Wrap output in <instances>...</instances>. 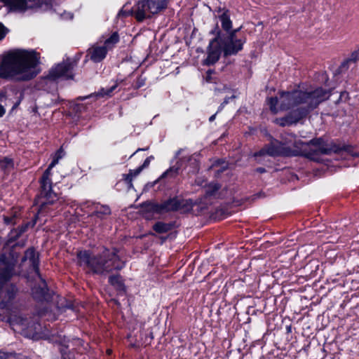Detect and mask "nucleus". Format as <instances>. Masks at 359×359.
<instances>
[{"label":"nucleus","mask_w":359,"mask_h":359,"mask_svg":"<svg viewBox=\"0 0 359 359\" xmlns=\"http://www.w3.org/2000/svg\"><path fill=\"white\" fill-rule=\"evenodd\" d=\"M277 97L267 98L266 102L273 114L279 111H289L285 116L276 118L280 126H292L306 118L320 104L327 100L331 91L322 87L302 90L298 86L290 90H280Z\"/></svg>","instance_id":"obj_1"},{"label":"nucleus","mask_w":359,"mask_h":359,"mask_svg":"<svg viewBox=\"0 0 359 359\" xmlns=\"http://www.w3.org/2000/svg\"><path fill=\"white\" fill-rule=\"evenodd\" d=\"M40 55L34 50L14 49L7 52L0 62V79L27 82L41 72Z\"/></svg>","instance_id":"obj_2"},{"label":"nucleus","mask_w":359,"mask_h":359,"mask_svg":"<svg viewBox=\"0 0 359 359\" xmlns=\"http://www.w3.org/2000/svg\"><path fill=\"white\" fill-rule=\"evenodd\" d=\"M118 252L116 248H106L97 255L89 250H79L76 252L77 265L88 273L105 276L125 267V262L120 258Z\"/></svg>","instance_id":"obj_3"},{"label":"nucleus","mask_w":359,"mask_h":359,"mask_svg":"<svg viewBox=\"0 0 359 359\" xmlns=\"http://www.w3.org/2000/svg\"><path fill=\"white\" fill-rule=\"evenodd\" d=\"M19 254L13 250L0 255V309H8L18 292L17 286L10 282L15 275Z\"/></svg>","instance_id":"obj_4"},{"label":"nucleus","mask_w":359,"mask_h":359,"mask_svg":"<svg viewBox=\"0 0 359 359\" xmlns=\"http://www.w3.org/2000/svg\"><path fill=\"white\" fill-rule=\"evenodd\" d=\"M305 144L301 142H294L293 148L288 144L287 137H283V141L272 140L271 142L266 144L259 151L253 154L255 158L269 155L271 156H297V155L304 154L303 147Z\"/></svg>","instance_id":"obj_5"},{"label":"nucleus","mask_w":359,"mask_h":359,"mask_svg":"<svg viewBox=\"0 0 359 359\" xmlns=\"http://www.w3.org/2000/svg\"><path fill=\"white\" fill-rule=\"evenodd\" d=\"M29 261L30 266L36 275L41 280V284L32 288V295L37 302H49L52 299V293L50 292L46 280L41 277L39 271V257L38 253L32 248L27 249L22 258V263Z\"/></svg>","instance_id":"obj_6"},{"label":"nucleus","mask_w":359,"mask_h":359,"mask_svg":"<svg viewBox=\"0 0 359 359\" xmlns=\"http://www.w3.org/2000/svg\"><path fill=\"white\" fill-rule=\"evenodd\" d=\"M65 156V151L60 147L55 152L51 163L48 166L47 169L43 172L41 177L39 180L40 184V194L39 199H44L42 207L45 204H53L58 199L57 194L53 191V182L51 179L52 169L58 163L59 160Z\"/></svg>","instance_id":"obj_7"},{"label":"nucleus","mask_w":359,"mask_h":359,"mask_svg":"<svg viewBox=\"0 0 359 359\" xmlns=\"http://www.w3.org/2000/svg\"><path fill=\"white\" fill-rule=\"evenodd\" d=\"M288 144L293 148V143L301 142L305 144L303 149L305 151L304 154H299V156H304L311 159H313V153L309 151L310 145L315 146L317 149L316 151L318 153L323 154H330L332 153H339L342 150L341 148L335 144H326L322 138H314L310 140L309 142H303L300 140H297L295 135L292 134L287 135Z\"/></svg>","instance_id":"obj_8"},{"label":"nucleus","mask_w":359,"mask_h":359,"mask_svg":"<svg viewBox=\"0 0 359 359\" xmlns=\"http://www.w3.org/2000/svg\"><path fill=\"white\" fill-rule=\"evenodd\" d=\"M167 7L166 0H141L139 1L135 11V17L139 22L158 13Z\"/></svg>","instance_id":"obj_9"},{"label":"nucleus","mask_w":359,"mask_h":359,"mask_svg":"<svg viewBox=\"0 0 359 359\" xmlns=\"http://www.w3.org/2000/svg\"><path fill=\"white\" fill-rule=\"evenodd\" d=\"M76 66V62L70 58L57 64L53 67L47 76L50 80L55 81L58 79H72L74 78L73 70Z\"/></svg>","instance_id":"obj_10"},{"label":"nucleus","mask_w":359,"mask_h":359,"mask_svg":"<svg viewBox=\"0 0 359 359\" xmlns=\"http://www.w3.org/2000/svg\"><path fill=\"white\" fill-rule=\"evenodd\" d=\"M212 34H216V36L212 39L209 43L207 48V57L203 61L205 65H212L215 64L219 59L222 48L219 43V39L221 34V31L217 25L215 29L210 32Z\"/></svg>","instance_id":"obj_11"},{"label":"nucleus","mask_w":359,"mask_h":359,"mask_svg":"<svg viewBox=\"0 0 359 359\" xmlns=\"http://www.w3.org/2000/svg\"><path fill=\"white\" fill-rule=\"evenodd\" d=\"M43 201L44 199H39V196L35 199L34 203L36 205H39V208L37 213L34 215L30 222H27L18 226L17 229H13L10 231L8 235V245H11L12 243L18 240L20 236L28 229L29 226L34 227L35 226L39 218V215L42 213L47 205L45 204L42 208Z\"/></svg>","instance_id":"obj_12"},{"label":"nucleus","mask_w":359,"mask_h":359,"mask_svg":"<svg viewBox=\"0 0 359 359\" xmlns=\"http://www.w3.org/2000/svg\"><path fill=\"white\" fill-rule=\"evenodd\" d=\"M183 151L182 149H180L175 155V158L178 159L175 164L171 167H170L168 170H166L159 177V179H163L166 177H174L179 174V171L182 168H184L187 165V163H189L191 159L192 156L191 155L183 156L180 157L181 153Z\"/></svg>","instance_id":"obj_13"},{"label":"nucleus","mask_w":359,"mask_h":359,"mask_svg":"<svg viewBox=\"0 0 359 359\" xmlns=\"http://www.w3.org/2000/svg\"><path fill=\"white\" fill-rule=\"evenodd\" d=\"M246 43V38L230 39L225 38L222 42V51L224 56L235 55L243 48V45Z\"/></svg>","instance_id":"obj_14"},{"label":"nucleus","mask_w":359,"mask_h":359,"mask_svg":"<svg viewBox=\"0 0 359 359\" xmlns=\"http://www.w3.org/2000/svg\"><path fill=\"white\" fill-rule=\"evenodd\" d=\"M177 196L170 198L161 203L154 205V210L158 213L177 211Z\"/></svg>","instance_id":"obj_15"},{"label":"nucleus","mask_w":359,"mask_h":359,"mask_svg":"<svg viewBox=\"0 0 359 359\" xmlns=\"http://www.w3.org/2000/svg\"><path fill=\"white\" fill-rule=\"evenodd\" d=\"M8 7L10 11L14 12H25L29 8H32V4H29L27 0H0Z\"/></svg>","instance_id":"obj_16"},{"label":"nucleus","mask_w":359,"mask_h":359,"mask_svg":"<svg viewBox=\"0 0 359 359\" xmlns=\"http://www.w3.org/2000/svg\"><path fill=\"white\" fill-rule=\"evenodd\" d=\"M217 11L219 13L218 18L221 22L222 29L226 32H229L233 27L230 11L226 8H219Z\"/></svg>","instance_id":"obj_17"},{"label":"nucleus","mask_w":359,"mask_h":359,"mask_svg":"<svg viewBox=\"0 0 359 359\" xmlns=\"http://www.w3.org/2000/svg\"><path fill=\"white\" fill-rule=\"evenodd\" d=\"M109 50L104 46H95L88 50V55L90 60L94 62H100L104 60Z\"/></svg>","instance_id":"obj_18"},{"label":"nucleus","mask_w":359,"mask_h":359,"mask_svg":"<svg viewBox=\"0 0 359 359\" xmlns=\"http://www.w3.org/2000/svg\"><path fill=\"white\" fill-rule=\"evenodd\" d=\"M108 282L119 293L126 292V285L121 275L116 274L110 276L109 277Z\"/></svg>","instance_id":"obj_19"},{"label":"nucleus","mask_w":359,"mask_h":359,"mask_svg":"<svg viewBox=\"0 0 359 359\" xmlns=\"http://www.w3.org/2000/svg\"><path fill=\"white\" fill-rule=\"evenodd\" d=\"M197 204L196 201H193L192 199H184L177 198V211H180L183 213H187L190 212L194 205Z\"/></svg>","instance_id":"obj_20"},{"label":"nucleus","mask_w":359,"mask_h":359,"mask_svg":"<svg viewBox=\"0 0 359 359\" xmlns=\"http://www.w3.org/2000/svg\"><path fill=\"white\" fill-rule=\"evenodd\" d=\"M8 323L11 327L20 325L24 328L27 327L29 325V322L27 318L24 317L22 315H11L8 318Z\"/></svg>","instance_id":"obj_21"},{"label":"nucleus","mask_w":359,"mask_h":359,"mask_svg":"<svg viewBox=\"0 0 359 359\" xmlns=\"http://www.w3.org/2000/svg\"><path fill=\"white\" fill-rule=\"evenodd\" d=\"M174 228V224L172 222L165 223L157 222L153 226V229L158 233H164L171 231Z\"/></svg>","instance_id":"obj_22"},{"label":"nucleus","mask_w":359,"mask_h":359,"mask_svg":"<svg viewBox=\"0 0 359 359\" xmlns=\"http://www.w3.org/2000/svg\"><path fill=\"white\" fill-rule=\"evenodd\" d=\"M111 214V209L107 205H97L95 211L92 213L91 217L104 219L106 216Z\"/></svg>","instance_id":"obj_23"},{"label":"nucleus","mask_w":359,"mask_h":359,"mask_svg":"<svg viewBox=\"0 0 359 359\" xmlns=\"http://www.w3.org/2000/svg\"><path fill=\"white\" fill-rule=\"evenodd\" d=\"M68 341L64 339L58 343V350L61 354V359H74L72 358L69 352L68 351Z\"/></svg>","instance_id":"obj_24"},{"label":"nucleus","mask_w":359,"mask_h":359,"mask_svg":"<svg viewBox=\"0 0 359 359\" xmlns=\"http://www.w3.org/2000/svg\"><path fill=\"white\" fill-rule=\"evenodd\" d=\"M119 41V35L117 32H113L109 38H107L104 43V46L108 50H111L114 46Z\"/></svg>","instance_id":"obj_25"},{"label":"nucleus","mask_w":359,"mask_h":359,"mask_svg":"<svg viewBox=\"0 0 359 359\" xmlns=\"http://www.w3.org/2000/svg\"><path fill=\"white\" fill-rule=\"evenodd\" d=\"M142 171V170L140 167L135 170L130 169L128 174L123 175V180L127 184L131 186L133 178L137 177Z\"/></svg>","instance_id":"obj_26"},{"label":"nucleus","mask_w":359,"mask_h":359,"mask_svg":"<svg viewBox=\"0 0 359 359\" xmlns=\"http://www.w3.org/2000/svg\"><path fill=\"white\" fill-rule=\"evenodd\" d=\"M14 168V161L13 159L5 156L3 158L0 159V168L4 172L10 171Z\"/></svg>","instance_id":"obj_27"},{"label":"nucleus","mask_w":359,"mask_h":359,"mask_svg":"<svg viewBox=\"0 0 359 359\" xmlns=\"http://www.w3.org/2000/svg\"><path fill=\"white\" fill-rule=\"evenodd\" d=\"M221 186L219 183L212 182L208 185L205 190L206 196H212L219 190Z\"/></svg>","instance_id":"obj_28"},{"label":"nucleus","mask_w":359,"mask_h":359,"mask_svg":"<svg viewBox=\"0 0 359 359\" xmlns=\"http://www.w3.org/2000/svg\"><path fill=\"white\" fill-rule=\"evenodd\" d=\"M11 357H13L15 359H22V355L21 354L0 350V359H9Z\"/></svg>","instance_id":"obj_29"},{"label":"nucleus","mask_w":359,"mask_h":359,"mask_svg":"<svg viewBox=\"0 0 359 359\" xmlns=\"http://www.w3.org/2000/svg\"><path fill=\"white\" fill-rule=\"evenodd\" d=\"M117 86H118V84L115 83L109 88H102L98 92V95L100 96H102V97H104V96L110 97V96H111L114 90L117 88Z\"/></svg>","instance_id":"obj_30"},{"label":"nucleus","mask_w":359,"mask_h":359,"mask_svg":"<svg viewBox=\"0 0 359 359\" xmlns=\"http://www.w3.org/2000/svg\"><path fill=\"white\" fill-rule=\"evenodd\" d=\"M215 74V70L208 69L203 79L206 83H216V79L212 77V74Z\"/></svg>","instance_id":"obj_31"},{"label":"nucleus","mask_w":359,"mask_h":359,"mask_svg":"<svg viewBox=\"0 0 359 359\" xmlns=\"http://www.w3.org/2000/svg\"><path fill=\"white\" fill-rule=\"evenodd\" d=\"M146 84V78L142 76H140L137 78L135 83L134 88L139 89Z\"/></svg>","instance_id":"obj_32"},{"label":"nucleus","mask_w":359,"mask_h":359,"mask_svg":"<svg viewBox=\"0 0 359 359\" xmlns=\"http://www.w3.org/2000/svg\"><path fill=\"white\" fill-rule=\"evenodd\" d=\"M8 32L9 29L5 27L2 22H0V41L4 39Z\"/></svg>","instance_id":"obj_33"},{"label":"nucleus","mask_w":359,"mask_h":359,"mask_svg":"<svg viewBox=\"0 0 359 359\" xmlns=\"http://www.w3.org/2000/svg\"><path fill=\"white\" fill-rule=\"evenodd\" d=\"M241 29V27L239 28H237V29H231L228 33V36H226V38H230V39H236V33L238 32H239Z\"/></svg>","instance_id":"obj_34"},{"label":"nucleus","mask_w":359,"mask_h":359,"mask_svg":"<svg viewBox=\"0 0 359 359\" xmlns=\"http://www.w3.org/2000/svg\"><path fill=\"white\" fill-rule=\"evenodd\" d=\"M152 158H153V156H150L147 157V158L144 160V163H142V165H140V166H139V167H140V168L143 170V169H144V168H147V167L149 165L150 162H151V160Z\"/></svg>","instance_id":"obj_35"},{"label":"nucleus","mask_w":359,"mask_h":359,"mask_svg":"<svg viewBox=\"0 0 359 359\" xmlns=\"http://www.w3.org/2000/svg\"><path fill=\"white\" fill-rule=\"evenodd\" d=\"M15 218L11 217H4V223L7 225L13 224L14 223Z\"/></svg>","instance_id":"obj_36"},{"label":"nucleus","mask_w":359,"mask_h":359,"mask_svg":"<svg viewBox=\"0 0 359 359\" xmlns=\"http://www.w3.org/2000/svg\"><path fill=\"white\" fill-rule=\"evenodd\" d=\"M356 54H358V53H353L351 55V59L347 60L346 61L342 63V67H344L349 61H355L356 60H358L357 57L355 56Z\"/></svg>","instance_id":"obj_37"},{"label":"nucleus","mask_w":359,"mask_h":359,"mask_svg":"<svg viewBox=\"0 0 359 359\" xmlns=\"http://www.w3.org/2000/svg\"><path fill=\"white\" fill-rule=\"evenodd\" d=\"M223 163H224V162L222 159H217L214 162V163L212 164V166H217Z\"/></svg>","instance_id":"obj_38"},{"label":"nucleus","mask_w":359,"mask_h":359,"mask_svg":"<svg viewBox=\"0 0 359 359\" xmlns=\"http://www.w3.org/2000/svg\"><path fill=\"white\" fill-rule=\"evenodd\" d=\"M6 113V109L4 107L0 104V117H2Z\"/></svg>","instance_id":"obj_39"},{"label":"nucleus","mask_w":359,"mask_h":359,"mask_svg":"<svg viewBox=\"0 0 359 359\" xmlns=\"http://www.w3.org/2000/svg\"><path fill=\"white\" fill-rule=\"evenodd\" d=\"M255 170L259 173H264L266 172V169L262 167L257 168Z\"/></svg>","instance_id":"obj_40"},{"label":"nucleus","mask_w":359,"mask_h":359,"mask_svg":"<svg viewBox=\"0 0 359 359\" xmlns=\"http://www.w3.org/2000/svg\"><path fill=\"white\" fill-rule=\"evenodd\" d=\"M216 115H217V113H215V114L212 115L210 118H209V121L210 122H212L215 118H216Z\"/></svg>","instance_id":"obj_41"},{"label":"nucleus","mask_w":359,"mask_h":359,"mask_svg":"<svg viewBox=\"0 0 359 359\" xmlns=\"http://www.w3.org/2000/svg\"><path fill=\"white\" fill-rule=\"evenodd\" d=\"M228 102H229V97L226 98V99L224 100L223 103L221 104V106H220V107H219V109H222V107L224 104H227Z\"/></svg>","instance_id":"obj_42"},{"label":"nucleus","mask_w":359,"mask_h":359,"mask_svg":"<svg viewBox=\"0 0 359 359\" xmlns=\"http://www.w3.org/2000/svg\"><path fill=\"white\" fill-rule=\"evenodd\" d=\"M226 168H227V166H226H226H224V167H223L221 170H219L218 171V172H223L224 170H226Z\"/></svg>","instance_id":"obj_43"},{"label":"nucleus","mask_w":359,"mask_h":359,"mask_svg":"<svg viewBox=\"0 0 359 359\" xmlns=\"http://www.w3.org/2000/svg\"><path fill=\"white\" fill-rule=\"evenodd\" d=\"M287 332H291V326H287Z\"/></svg>","instance_id":"obj_44"},{"label":"nucleus","mask_w":359,"mask_h":359,"mask_svg":"<svg viewBox=\"0 0 359 359\" xmlns=\"http://www.w3.org/2000/svg\"><path fill=\"white\" fill-rule=\"evenodd\" d=\"M144 150V149H138L131 156H133L135 153L138 152L139 151Z\"/></svg>","instance_id":"obj_45"},{"label":"nucleus","mask_w":359,"mask_h":359,"mask_svg":"<svg viewBox=\"0 0 359 359\" xmlns=\"http://www.w3.org/2000/svg\"><path fill=\"white\" fill-rule=\"evenodd\" d=\"M111 350H107V353H108L109 355V354H111Z\"/></svg>","instance_id":"obj_46"},{"label":"nucleus","mask_w":359,"mask_h":359,"mask_svg":"<svg viewBox=\"0 0 359 359\" xmlns=\"http://www.w3.org/2000/svg\"><path fill=\"white\" fill-rule=\"evenodd\" d=\"M23 359H28V358H26V357H24V358H23Z\"/></svg>","instance_id":"obj_47"}]
</instances>
